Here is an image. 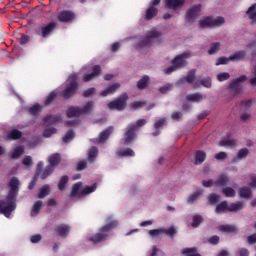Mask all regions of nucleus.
I'll list each match as a JSON object with an SVG mask.
<instances>
[{"label": "nucleus", "mask_w": 256, "mask_h": 256, "mask_svg": "<svg viewBox=\"0 0 256 256\" xmlns=\"http://www.w3.org/2000/svg\"><path fill=\"white\" fill-rule=\"evenodd\" d=\"M229 176H227V174H221L217 181L214 182V185H216V187H225L226 185H229Z\"/></svg>", "instance_id": "22"}, {"label": "nucleus", "mask_w": 256, "mask_h": 256, "mask_svg": "<svg viewBox=\"0 0 256 256\" xmlns=\"http://www.w3.org/2000/svg\"><path fill=\"white\" fill-rule=\"evenodd\" d=\"M207 159V153H205L203 150H198L195 153V163L196 165H201Z\"/></svg>", "instance_id": "37"}, {"label": "nucleus", "mask_w": 256, "mask_h": 256, "mask_svg": "<svg viewBox=\"0 0 256 256\" xmlns=\"http://www.w3.org/2000/svg\"><path fill=\"white\" fill-rule=\"evenodd\" d=\"M187 59H191V52H184L175 56L172 60V65L164 70L166 75H171V73H175V71L179 69H183V67H187Z\"/></svg>", "instance_id": "1"}, {"label": "nucleus", "mask_w": 256, "mask_h": 256, "mask_svg": "<svg viewBox=\"0 0 256 256\" xmlns=\"http://www.w3.org/2000/svg\"><path fill=\"white\" fill-rule=\"evenodd\" d=\"M75 139V132L73 130H68L65 136L62 138L63 143H70Z\"/></svg>", "instance_id": "50"}, {"label": "nucleus", "mask_w": 256, "mask_h": 256, "mask_svg": "<svg viewBox=\"0 0 256 256\" xmlns=\"http://www.w3.org/2000/svg\"><path fill=\"white\" fill-rule=\"evenodd\" d=\"M199 83L200 85H202V87H206V89H211L212 82L210 77L200 80Z\"/></svg>", "instance_id": "62"}, {"label": "nucleus", "mask_w": 256, "mask_h": 256, "mask_svg": "<svg viewBox=\"0 0 256 256\" xmlns=\"http://www.w3.org/2000/svg\"><path fill=\"white\" fill-rule=\"evenodd\" d=\"M243 209H245V204L241 201L228 204V213H239V211H243Z\"/></svg>", "instance_id": "17"}, {"label": "nucleus", "mask_w": 256, "mask_h": 256, "mask_svg": "<svg viewBox=\"0 0 256 256\" xmlns=\"http://www.w3.org/2000/svg\"><path fill=\"white\" fill-rule=\"evenodd\" d=\"M101 75V66L95 65L92 68V72L89 74H85L83 79L87 83L89 81H92V79H95L96 77H99Z\"/></svg>", "instance_id": "16"}, {"label": "nucleus", "mask_w": 256, "mask_h": 256, "mask_svg": "<svg viewBox=\"0 0 256 256\" xmlns=\"http://www.w3.org/2000/svg\"><path fill=\"white\" fill-rule=\"evenodd\" d=\"M67 183H69V176L67 175L62 176L60 181L58 182L59 191H65V187H67Z\"/></svg>", "instance_id": "45"}, {"label": "nucleus", "mask_w": 256, "mask_h": 256, "mask_svg": "<svg viewBox=\"0 0 256 256\" xmlns=\"http://www.w3.org/2000/svg\"><path fill=\"white\" fill-rule=\"evenodd\" d=\"M115 131V127L109 126L105 130H103L98 137V142L99 143H107V139L111 137L112 133Z\"/></svg>", "instance_id": "14"}, {"label": "nucleus", "mask_w": 256, "mask_h": 256, "mask_svg": "<svg viewBox=\"0 0 256 256\" xmlns=\"http://www.w3.org/2000/svg\"><path fill=\"white\" fill-rule=\"evenodd\" d=\"M164 125H167V118H161L154 123L155 131L152 133L153 137H157V135L161 134V131H159V129H161V127H163Z\"/></svg>", "instance_id": "20"}, {"label": "nucleus", "mask_w": 256, "mask_h": 256, "mask_svg": "<svg viewBox=\"0 0 256 256\" xmlns=\"http://www.w3.org/2000/svg\"><path fill=\"white\" fill-rule=\"evenodd\" d=\"M222 193L223 195H225V197H235V189L231 188V187H224L222 189Z\"/></svg>", "instance_id": "52"}, {"label": "nucleus", "mask_w": 256, "mask_h": 256, "mask_svg": "<svg viewBox=\"0 0 256 256\" xmlns=\"http://www.w3.org/2000/svg\"><path fill=\"white\" fill-rule=\"evenodd\" d=\"M162 233L173 239L175 237V234L177 233V229H175L174 226H171L170 228H162Z\"/></svg>", "instance_id": "48"}, {"label": "nucleus", "mask_w": 256, "mask_h": 256, "mask_svg": "<svg viewBox=\"0 0 256 256\" xmlns=\"http://www.w3.org/2000/svg\"><path fill=\"white\" fill-rule=\"evenodd\" d=\"M43 162H39L37 164V170H36V174L33 177L32 181L29 183L28 185V189L33 190L35 189V186L37 185V181H39V175H41V173H43Z\"/></svg>", "instance_id": "15"}, {"label": "nucleus", "mask_w": 256, "mask_h": 256, "mask_svg": "<svg viewBox=\"0 0 256 256\" xmlns=\"http://www.w3.org/2000/svg\"><path fill=\"white\" fill-rule=\"evenodd\" d=\"M148 234L150 237H159V235H163V228L149 230Z\"/></svg>", "instance_id": "64"}, {"label": "nucleus", "mask_w": 256, "mask_h": 256, "mask_svg": "<svg viewBox=\"0 0 256 256\" xmlns=\"http://www.w3.org/2000/svg\"><path fill=\"white\" fill-rule=\"evenodd\" d=\"M55 99H57V92L55 91L50 92V94L45 99V105H51V103H53Z\"/></svg>", "instance_id": "55"}, {"label": "nucleus", "mask_w": 256, "mask_h": 256, "mask_svg": "<svg viewBox=\"0 0 256 256\" xmlns=\"http://www.w3.org/2000/svg\"><path fill=\"white\" fill-rule=\"evenodd\" d=\"M247 17L252 23H256V3L252 4L246 11Z\"/></svg>", "instance_id": "28"}, {"label": "nucleus", "mask_w": 256, "mask_h": 256, "mask_svg": "<svg viewBox=\"0 0 256 256\" xmlns=\"http://www.w3.org/2000/svg\"><path fill=\"white\" fill-rule=\"evenodd\" d=\"M218 229L219 231H221V233H232V234L237 233V227L231 224L220 225Z\"/></svg>", "instance_id": "29"}, {"label": "nucleus", "mask_w": 256, "mask_h": 256, "mask_svg": "<svg viewBox=\"0 0 256 256\" xmlns=\"http://www.w3.org/2000/svg\"><path fill=\"white\" fill-rule=\"evenodd\" d=\"M77 19V14L73 10H62L57 15L59 23H73Z\"/></svg>", "instance_id": "9"}, {"label": "nucleus", "mask_w": 256, "mask_h": 256, "mask_svg": "<svg viewBox=\"0 0 256 256\" xmlns=\"http://www.w3.org/2000/svg\"><path fill=\"white\" fill-rule=\"evenodd\" d=\"M137 130L128 124L124 131V145H131L137 139Z\"/></svg>", "instance_id": "12"}, {"label": "nucleus", "mask_w": 256, "mask_h": 256, "mask_svg": "<svg viewBox=\"0 0 256 256\" xmlns=\"http://www.w3.org/2000/svg\"><path fill=\"white\" fill-rule=\"evenodd\" d=\"M43 207V201L37 200L31 210V217H37L39 215V212L41 211Z\"/></svg>", "instance_id": "38"}, {"label": "nucleus", "mask_w": 256, "mask_h": 256, "mask_svg": "<svg viewBox=\"0 0 256 256\" xmlns=\"http://www.w3.org/2000/svg\"><path fill=\"white\" fill-rule=\"evenodd\" d=\"M57 133V128L55 127H48L44 130L43 135L45 137H51V135H55Z\"/></svg>", "instance_id": "61"}, {"label": "nucleus", "mask_w": 256, "mask_h": 256, "mask_svg": "<svg viewBox=\"0 0 256 256\" xmlns=\"http://www.w3.org/2000/svg\"><path fill=\"white\" fill-rule=\"evenodd\" d=\"M182 254L185 256H201L195 248H185L182 250Z\"/></svg>", "instance_id": "49"}, {"label": "nucleus", "mask_w": 256, "mask_h": 256, "mask_svg": "<svg viewBox=\"0 0 256 256\" xmlns=\"http://www.w3.org/2000/svg\"><path fill=\"white\" fill-rule=\"evenodd\" d=\"M202 222H203V217L199 215H195L193 216V219H192V227H194V229H197V227H199Z\"/></svg>", "instance_id": "54"}, {"label": "nucleus", "mask_w": 256, "mask_h": 256, "mask_svg": "<svg viewBox=\"0 0 256 256\" xmlns=\"http://www.w3.org/2000/svg\"><path fill=\"white\" fill-rule=\"evenodd\" d=\"M55 29H57V22L52 21L39 26L36 29V35L42 37V39H49V37L55 33Z\"/></svg>", "instance_id": "5"}, {"label": "nucleus", "mask_w": 256, "mask_h": 256, "mask_svg": "<svg viewBox=\"0 0 256 256\" xmlns=\"http://www.w3.org/2000/svg\"><path fill=\"white\" fill-rule=\"evenodd\" d=\"M95 189H97L95 186H86L85 188H82L80 195H90V193H94Z\"/></svg>", "instance_id": "58"}, {"label": "nucleus", "mask_w": 256, "mask_h": 256, "mask_svg": "<svg viewBox=\"0 0 256 256\" xmlns=\"http://www.w3.org/2000/svg\"><path fill=\"white\" fill-rule=\"evenodd\" d=\"M229 61H231L230 56L229 57L221 56L217 59L216 66L227 65L229 64Z\"/></svg>", "instance_id": "59"}, {"label": "nucleus", "mask_w": 256, "mask_h": 256, "mask_svg": "<svg viewBox=\"0 0 256 256\" xmlns=\"http://www.w3.org/2000/svg\"><path fill=\"white\" fill-rule=\"evenodd\" d=\"M200 27H221V25H225V18L218 17H206L199 22Z\"/></svg>", "instance_id": "7"}, {"label": "nucleus", "mask_w": 256, "mask_h": 256, "mask_svg": "<svg viewBox=\"0 0 256 256\" xmlns=\"http://www.w3.org/2000/svg\"><path fill=\"white\" fill-rule=\"evenodd\" d=\"M48 195H51V187L49 184H45L39 190L38 199H45V197H48Z\"/></svg>", "instance_id": "26"}, {"label": "nucleus", "mask_w": 256, "mask_h": 256, "mask_svg": "<svg viewBox=\"0 0 256 256\" xmlns=\"http://www.w3.org/2000/svg\"><path fill=\"white\" fill-rule=\"evenodd\" d=\"M185 81L187 83H190V85H192V83H194L195 81V70L192 69L190 70L187 75L184 77Z\"/></svg>", "instance_id": "51"}, {"label": "nucleus", "mask_w": 256, "mask_h": 256, "mask_svg": "<svg viewBox=\"0 0 256 256\" xmlns=\"http://www.w3.org/2000/svg\"><path fill=\"white\" fill-rule=\"evenodd\" d=\"M49 167H53V169H55V167L59 166V163H61V156L59 154H53L49 157Z\"/></svg>", "instance_id": "36"}, {"label": "nucleus", "mask_w": 256, "mask_h": 256, "mask_svg": "<svg viewBox=\"0 0 256 256\" xmlns=\"http://www.w3.org/2000/svg\"><path fill=\"white\" fill-rule=\"evenodd\" d=\"M215 213L217 214L229 213V203L227 201L220 202L215 208Z\"/></svg>", "instance_id": "23"}, {"label": "nucleus", "mask_w": 256, "mask_h": 256, "mask_svg": "<svg viewBox=\"0 0 256 256\" xmlns=\"http://www.w3.org/2000/svg\"><path fill=\"white\" fill-rule=\"evenodd\" d=\"M39 111H41V105L35 104L29 108L28 113H30V115L37 116L39 115Z\"/></svg>", "instance_id": "57"}, {"label": "nucleus", "mask_w": 256, "mask_h": 256, "mask_svg": "<svg viewBox=\"0 0 256 256\" xmlns=\"http://www.w3.org/2000/svg\"><path fill=\"white\" fill-rule=\"evenodd\" d=\"M118 157H135V151L131 148H126L117 152Z\"/></svg>", "instance_id": "40"}, {"label": "nucleus", "mask_w": 256, "mask_h": 256, "mask_svg": "<svg viewBox=\"0 0 256 256\" xmlns=\"http://www.w3.org/2000/svg\"><path fill=\"white\" fill-rule=\"evenodd\" d=\"M245 81H247V75H242L230 81L228 89L230 90V93H232L233 97H238V95L243 93V88L241 86Z\"/></svg>", "instance_id": "4"}, {"label": "nucleus", "mask_w": 256, "mask_h": 256, "mask_svg": "<svg viewBox=\"0 0 256 256\" xmlns=\"http://www.w3.org/2000/svg\"><path fill=\"white\" fill-rule=\"evenodd\" d=\"M171 89H173V84H166L165 86L160 87L158 91H160L162 95H167Z\"/></svg>", "instance_id": "63"}, {"label": "nucleus", "mask_w": 256, "mask_h": 256, "mask_svg": "<svg viewBox=\"0 0 256 256\" xmlns=\"http://www.w3.org/2000/svg\"><path fill=\"white\" fill-rule=\"evenodd\" d=\"M161 33L159 31H150L147 35L139 42L138 47L143 49V47H151L153 45V39H159Z\"/></svg>", "instance_id": "8"}, {"label": "nucleus", "mask_w": 256, "mask_h": 256, "mask_svg": "<svg viewBox=\"0 0 256 256\" xmlns=\"http://www.w3.org/2000/svg\"><path fill=\"white\" fill-rule=\"evenodd\" d=\"M247 57V52L245 50H238L232 55H230L231 61H243Z\"/></svg>", "instance_id": "24"}, {"label": "nucleus", "mask_w": 256, "mask_h": 256, "mask_svg": "<svg viewBox=\"0 0 256 256\" xmlns=\"http://www.w3.org/2000/svg\"><path fill=\"white\" fill-rule=\"evenodd\" d=\"M221 51V42H213L208 50V55H217Z\"/></svg>", "instance_id": "39"}, {"label": "nucleus", "mask_w": 256, "mask_h": 256, "mask_svg": "<svg viewBox=\"0 0 256 256\" xmlns=\"http://www.w3.org/2000/svg\"><path fill=\"white\" fill-rule=\"evenodd\" d=\"M249 155V149L247 148H242L238 151L236 156L233 157V163H237V161L241 159H246V157Z\"/></svg>", "instance_id": "25"}, {"label": "nucleus", "mask_w": 256, "mask_h": 256, "mask_svg": "<svg viewBox=\"0 0 256 256\" xmlns=\"http://www.w3.org/2000/svg\"><path fill=\"white\" fill-rule=\"evenodd\" d=\"M19 178L12 177L9 182L10 191L8 193V199H15L19 193Z\"/></svg>", "instance_id": "13"}, {"label": "nucleus", "mask_w": 256, "mask_h": 256, "mask_svg": "<svg viewBox=\"0 0 256 256\" xmlns=\"http://www.w3.org/2000/svg\"><path fill=\"white\" fill-rule=\"evenodd\" d=\"M81 191H83V183L77 182L72 186L71 197H78L81 195Z\"/></svg>", "instance_id": "34"}, {"label": "nucleus", "mask_w": 256, "mask_h": 256, "mask_svg": "<svg viewBox=\"0 0 256 256\" xmlns=\"http://www.w3.org/2000/svg\"><path fill=\"white\" fill-rule=\"evenodd\" d=\"M201 195H203V190L201 189H197L194 193H192L188 198H187V203L189 205H193L195 203V201H197V199H199V197H201Z\"/></svg>", "instance_id": "30"}, {"label": "nucleus", "mask_w": 256, "mask_h": 256, "mask_svg": "<svg viewBox=\"0 0 256 256\" xmlns=\"http://www.w3.org/2000/svg\"><path fill=\"white\" fill-rule=\"evenodd\" d=\"M97 155H99V150L97 147H92L88 153L89 161H93V159L97 158Z\"/></svg>", "instance_id": "56"}, {"label": "nucleus", "mask_w": 256, "mask_h": 256, "mask_svg": "<svg viewBox=\"0 0 256 256\" xmlns=\"http://www.w3.org/2000/svg\"><path fill=\"white\" fill-rule=\"evenodd\" d=\"M77 91H79V83H77L75 80H70L66 89L61 92V96L66 100L71 99V97H73Z\"/></svg>", "instance_id": "10"}, {"label": "nucleus", "mask_w": 256, "mask_h": 256, "mask_svg": "<svg viewBox=\"0 0 256 256\" xmlns=\"http://www.w3.org/2000/svg\"><path fill=\"white\" fill-rule=\"evenodd\" d=\"M185 0H166V6L168 9H177L178 7L183 6Z\"/></svg>", "instance_id": "33"}, {"label": "nucleus", "mask_w": 256, "mask_h": 256, "mask_svg": "<svg viewBox=\"0 0 256 256\" xmlns=\"http://www.w3.org/2000/svg\"><path fill=\"white\" fill-rule=\"evenodd\" d=\"M147 125V120L146 119H139L136 121V123H131L130 126L133 127L136 131H139L141 127H145Z\"/></svg>", "instance_id": "47"}, {"label": "nucleus", "mask_w": 256, "mask_h": 256, "mask_svg": "<svg viewBox=\"0 0 256 256\" xmlns=\"http://www.w3.org/2000/svg\"><path fill=\"white\" fill-rule=\"evenodd\" d=\"M199 11H201V5L193 6L186 12V18L191 20L194 17H197V13H199Z\"/></svg>", "instance_id": "32"}, {"label": "nucleus", "mask_w": 256, "mask_h": 256, "mask_svg": "<svg viewBox=\"0 0 256 256\" xmlns=\"http://www.w3.org/2000/svg\"><path fill=\"white\" fill-rule=\"evenodd\" d=\"M23 137V132L18 129H12L7 133L6 139L8 141H17V139H21Z\"/></svg>", "instance_id": "19"}, {"label": "nucleus", "mask_w": 256, "mask_h": 256, "mask_svg": "<svg viewBox=\"0 0 256 256\" xmlns=\"http://www.w3.org/2000/svg\"><path fill=\"white\" fill-rule=\"evenodd\" d=\"M15 199H9L6 198L4 200H0V213L7 218L11 217V213L15 211L16 206H15Z\"/></svg>", "instance_id": "6"}, {"label": "nucleus", "mask_w": 256, "mask_h": 256, "mask_svg": "<svg viewBox=\"0 0 256 256\" xmlns=\"http://www.w3.org/2000/svg\"><path fill=\"white\" fill-rule=\"evenodd\" d=\"M54 233L61 239H67L71 233V225L67 223L57 224L54 228Z\"/></svg>", "instance_id": "11"}, {"label": "nucleus", "mask_w": 256, "mask_h": 256, "mask_svg": "<svg viewBox=\"0 0 256 256\" xmlns=\"http://www.w3.org/2000/svg\"><path fill=\"white\" fill-rule=\"evenodd\" d=\"M157 15H159V9H157V7L150 6L148 9H146L145 19L146 21H151V19L157 17Z\"/></svg>", "instance_id": "21"}, {"label": "nucleus", "mask_w": 256, "mask_h": 256, "mask_svg": "<svg viewBox=\"0 0 256 256\" xmlns=\"http://www.w3.org/2000/svg\"><path fill=\"white\" fill-rule=\"evenodd\" d=\"M23 153H25V148L23 146H18L14 148L12 154H11V159H19Z\"/></svg>", "instance_id": "44"}, {"label": "nucleus", "mask_w": 256, "mask_h": 256, "mask_svg": "<svg viewBox=\"0 0 256 256\" xmlns=\"http://www.w3.org/2000/svg\"><path fill=\"white\" fill-rule=\"evenodd\" d=\"M44 123H48V125H55V123H59L61 121V115H48L43 119Z\"/></svg>", "instance_id": "31"}, {"label": "nucleus", "mask_w": 256, "mask_h": 256, "mask_svg": "<svg viewBox=\"0 0 256 256\" xmlns=\"http://www.w3.org/2000/svg\"><path fill=\"white\" fill-rule=\"evenodd\" d=\"M235 144V142L229 138H223L220 141V147H231Z\"/></svg>", "instance_id": "60"}, {"label": "nucleus", "mask_w": 256, "mask_h": 256, "mask_svg": "<svg viewBox=\"0 0 256 256\" xmlns=\"http://www.w3.org/2000/svg\"><path fill=\"white\" fill-rule=\"evenodd\" d=\"M119 87H121V84L119 83L110 85L108 88L100 93V97H107L108 95H113L114 93H117V89H119Z\"/></svg>", "instance_id": "18"}, {"label": "nucleus", "mask_w": 256, "mask_h": 256, "mask_svg": "<svg viewBox=\"0 0 256 256\" xmlns=\"http://www.w3.org/2000/svg\"><path fill=\"white\" fill-rule=\"evenodd\" d=\"M228 79H231V74H229V72H221L217 74V80L220 81V83L228 81Z\"/></svg>", "instance_id": "53"}, {"label": "nucleus", "mask_w": 256, "mask_h": 256, "mask_svg": "<svg viewBox=\"0 0 256 256\" xmlns=\"http://www.w3.org/2000/svg\"><path fill=\"white\" fill-rule=\"evenodd\" d=\"M151 79L148 75H144L138 82H137V88L140 90L147 89L149 87V81Z\"/></svg>", "instance_id": "35"}, {"label": "nucleus", "mask_w": 256, "mask_h": 256, "mask_svg": "<svg viewBox=\"0 0 256 256\" xmlns=\"http://www.w3.org/2000/svg\"><path fill=\"white\" fill-rule=\"evenodd\" d=\"M53 171H55V168H53V166H49V165L46 166L41 174L42 181H45V179H47V177H51V175H53Z\"/></svg>", "instance_id": "43"}, {"label": "nucleus", "mask_w": 256, "mask_h": 256, "mask_svg": "<svg viewBox=\"0 0 256 256\" xmlns=\"http://www.w3.org/2000/svg\"><path fill=\"white\" fill-rule=\"evenodd\" d=\"M127 101H129V95L123 93L113 101L109 102L107 108L110 111H125V109H127Z\"/></svg>", "instance_id": "3"}, {"label": "nucleus", "mask_w": 256, "mask_h": 256, "mask_svg": "<svg viewBox=\"0 0 256 256\" xmlns=\"http://www.w3.org/2000/svg\"><path fill=\"white\" fill-rule=\"evenodd\" d=\"M239 195L242 199H249V197H251V188L249 187L240 188Z\"/></svg>", "instance_id": "46"}, {"label": "nucleus", "mask_w": 256, "mask_h": 256, "mask_svg": "<svg viewBox=\"0 0 256 256\" xmlns=\"http://www.w3.org/2000/svg\"><path fill=\"white\" fill-rule=\"evenodd\" d=\"M186 101H190V103H201L203 101V94L199 92L190 94L186 96Z\"/></svg>", "instance_id": "27"}, {"label": "nucleus", "mask_w": 256, "mask_h": 256, "mask_svg": "<svg viewBox=\"0 0 256 256\" xmlns=\"http://www.w3.org/2000/svg\"><path fill=\"white\" fill-rule=\"evenodd\" d=\"M105 239H107V233H102L100 231V233H97L94 236H92L90 238V241H92L93 243H101V241H105Z\"/></svg>", "instance_id": "41"}, {"label": "nucleus", "mask_w": 256, "mask_h": 256, "mask_svg": "<svg viewBox=\"0 0 256 256\" xmlns=\"http://www.w3.org/2000/svg\"><path fill=\"white\" fill-rule=\"evenodd\" d=\"M94 105H95V103L93 101H88L82 107L70 106L66 112V115H67L68 119H71L73 117H81V115L91 112Z\"/></svg>", "instance_id": "2"}, {"label": "nucleus", "mask_w": 256, "mask_h": 256, "mask_svg": "<svg viewBox=\"0 0 256 256\" xmlns=\"http://www.w3.org/2000/svg\"><path fill=\"white\" fill-rule=\"evenodd\" d=\"M115 227H117V222H115V220H111L110 222H108L106 225H104L100 231L102 233H109V231H111L112 229H115Z\"/></svg>", "instance_id": "42"}]
</instances>
